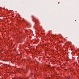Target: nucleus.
I'll use <instances>...</instances> for the list:
<instances>
[{
    "mask_svg": "<svg viewBox=\"0 0 79 79\" xmlns=\"http://www.w3.org/2000/svg\"><path fill=\"white\" fill-rule=\"evenodd\" d=\"M26 79H29V77H27L26 78Z\"/></svg>",
    "mask_w": 79,
    "mask_h": 79,
    "instance_id": "obj_1",
    "label": "nucleus"
},
{
    "mask_svg": "<svg viewBox=\"0 0 79 79\" xmlns=\"http://www.w3.org/2000/svg\"><path fill=\"white\" fill-rule=\"evenodd\" d=\"M19 79H22V78H21V77H20Z\"/></svg>",
    "mask_w": 79,
    "mask_h": 79,
    "instance_id": "obj_2",
    "label": "nucleus"
},
{
    "mask_svg": "<svg viewBox=\"0 0 79 79\" xmlns=\"http://www.w3.org/2000/svg\"><path fill=\"white\" fill-rule=\"evenodd\" d=\"M49 67H50V65H49Z\"/></svg>",
    "mask_w": 79,
    "mask_h": 79,
    "instance_id": "obj_3",
    "label": "nucleus"
},
{
    "mask_svg": "<svg viewBox=\"0 0 79 79\" xmlns=\"http://www.w3.org/2000/svg\"><path fill=\"white\" fill-rule=\"evenodd\" d=\"M12 79H14L13 78H12Z\"/></svg>",
    "mask_w": 79,
    "mask_h": 79,
    "instance_id": "obj_4",
    "label": "nucleus"
}]
</instances>
